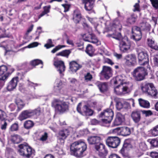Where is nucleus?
I'll list each match as a JSON object with an SVG mask.
<instances>
[{"instance_id":"nucleus-1","label":"nucleus","mask_w":158,"mask_h":158,"mask_svg":"<svg viewBox=\"0 0 158 158\" xmlns=\"http://www.w3.org/2000/svg\"><path fill=\"white\" fill-rule=\"evenodd\" d=\"M117 25L115 23L110 24L109 27H106L103 31V33L108 32L110 31L114 32L112 34H108L106 35L107 37H111L118 40H122L119 45V49L122 53L128 52V51L130 49L131 44L129 42V39L127 36L123 38L120 32L116 31V27Z\"/></svg>"},{"instance_id":"nucleus-2","label":"nucleus","mask_w":158,"mask_h":158,"mask_svg":"<svg viewBox=\"0 0 158 158\" xmlns=\"http://www.w3.org/2000/svg\"><path fill=\"white\" fill-rule=\"evenodd\" d=\"M93 135L89 136L87 141L89 145H94V148L96 152H98V158H106L108 153V150L106 148L105 146L100 142L101 138L92 133Z\"/></svg>"},{"instance_id":"nucleus-3","label":"nucleus","mask_w":158,"mask_h":158,"mask_svg":"<svg viewBox=\"0 0 158 158\" xmlns=\"http://www.w3.org/2000/svg\"><path fill=\"white\" fill-rule=\"evenodd\" d=\"M87 148L86 144L81 140L75 142L70 145V154L77 158H81L84 156L83 153Z\"/></svg>"},{"instance_id":"nucleus-4","label":"nucleus","mask_w":158,"mask_h":158,"mask_svg":"<svg viewBox=\"0 0 158 158\" xmlns=\"http://www.w3.org/2000/svg\"><path fill=\"white\" fill-rule=\"evenodd\" d=\"M69 103L68 102L60 101L55 99L52 103V106L55 109L56 114H63L68 112L69 110Z\"/></svg>"},{"instance_id":"nucleus-5","label":"nucleus","mask_w":158,"mask_h":158,"mask_svg":"<svg viewBox=\"0 0 158 158\" xmlns=\"http://www.w3.org/2000/svg\"><path fill=\"white\" fill-rule=\"evenodd\" d=\"M132 75L136 81H141L143 80L148 73L144 68L143 67H138L135 69L132 73Z\"/></svg>"},{"instance_id":"nucleus-6","label":"nucleus","mask_w":158,"mask_h":158,"mask_svg":"<svg viewBox=\"0 0 158 158\" xmlns=\"http://www.w3.org/2000/svg\"><path fill=\"white\" fill-rule=\"evenodd\" d=\"M66 85V82L59 79L56 80L54 86L53 94L54 95L58 96L60 94H63V88Z\"/></svg>"},{"instance_id":"nucleus-7","label":"nucleus","mask_w":158,"mask_h":158,"mask_svg":"<svg viewBox=\"0 0 158 158\" xmlns=\"http://www.w3.org/2000/svg\"><path fill=\"white\" fill-rule=\"evenodd\" d=\"M112 76L111 68L106 66H103L102 71L99 74L101 80H107Z\"/></svg>"},{"instance_id":"nucleus-8","label":"nucleus","mask_w":158,"mask_h":158,"mask_svg":"<svg viewBox=\"0 0 158 158\" xmlns=\"http://www.w3.org/2000/svg\"><path fill=\"white\" fill-rule=\"evenodd\" d=\"M81 102H80L77 106V110L78 113L83 115L91 116L93 115L94 111L90 108L88 105H84L81 110Z\"/></svg>"},{"instance_id":"nucleus-9","label":"nucleus","mask_w":158,"mask_h":158,"mask_svg":"<svg viewBox=\"0 0 158 158\" xmlns=\"http://www.w3.org/2000/svg\"><path fill=\"white\" fill-rule=\"evenodd\" d=\"M120 142V139L116 136H109L106 140V144L109 148H117Z\"/></svg>"},{"instance_id":"nucleus-10","label":"nucleus","mask_w":158,"mask_h":158,"mask_svg":"<svg viewBox=\"0 0 158 158\" xmlns=\"http://www.w3.org/2000/svg\"><path fill=\"white\" fill-rule=\"evenodd\" d=\"M121 78V76H118L116 77L113 80L114 85L118 84L114 88V91L116 94L119 95H122L123 94L122 90H121V91H120L119 89V87L123 84V81Z\"/></svg>"},{"instance_id":"nucleus-11","label":"nucleus","mask_w":158,"mask_h":158,"mask_svg":"<svg viewBox=\"0 0 158 158\" xmlns=\"http://www.w3.org/2000/svg\"><path fill=\"white\" fill-rule=\"evenodd\" d=\"M136 57L135 54H131L126 55L124 58L125 60L126 65L128 67H133L136 64Z\"/></svg>"},{"instance_id":"nucleus-12","label":"nucleus","mask_w":158,"mask_h":158,"mask_svg":"<svg viewBox=\"0 0 158 158\" xmlns=\"http://www.w3.org/2000/svg\"><path fill=\"white\" fill-rule=\"evenodd\" d=\"M54 65L57 71L59 72L60 78L64 76L63 72L65 69V66L64 62L62 60H56L54 61Z\"/></svg>"},{"instance_id":"nucleus-13","label":"nucleus","mask_w":158,"mask_h":158,"mask_svg":"<svg viewBox=\"0 0 158 158\" xmlns=\"http://www.w3.org/2000/svg\"><path fill=\"white\" fill-rule=\"evenodd\" d=\"M17 74L18 76L13 77L8 83L6 88L8 91H11L13 90L17 86V83L19 81V76L21 75V74L18 73Z\"/></svg>"},{"instance_id":"nucleus-14","label":"nucleus","mask_w":158,"mask_h":158,"mask_svg":"<svg viewBox=\"0 0 158 158\" xmlns=\"http://www.w3.org/2000/svg\"><path fill=\"white\" fill-rule=\"evenodd\" d=\"M138 57L139 63L143 65L148 64L149 61V56L146 51H141L138 53Z\"/></svg>"},{"instance_id":"nucleus-15","label":"nucleus","mask_w":158,"mask_h":158,"mask_svg":"<svg viewBox=\"0 0 158 158\" xmlns=\"http://www.w3.org/2000/svg\"><path fill=\"white\" fill-rule=\"evenodd\" d=\"M15 102L16 105L14 103H11L9 107L11 111H14L17 107L16 110L19 112L23 108L24 104H23L22 100L19 98L16 99Z\"/></svg>"},{"instance_id":"nucleus-16","label":"nucleus","mask_w":158,"mask_h":158,"mask_svg":"<svg viewBox=\"0 0 158 158\" xmlns=\"http://www.w3.org/2000/svg\"><path fill=\"white\" fill-rule=\"evenodd\" d=\"M32 112L31 110L28 109L23 110L19 114L18 117V119L22 121L26 119L30 118L33 116Z\"/></svg>"},{"instance_id":"nucleus-17","label":"nucleus","mask_w":158,"mask_h":158,"mask_svg":"<svg viewBox=\"0 0 158 158\" xmlns=\"http://www.w3.org/2000/svg\"><path fill=\"white\" fill-rule=\"evenodd\" d=\"M141 114L140 110H135L132 112L131 117L135 123H138L140 120Z\"/></svg>"},{"instance_id":"nucleus-18","label":"nucleus","mask_w":158,"mask_h":158,"mask_svg":"<svg viewBox=\"0 0 158 158\" xmlns=\"http://www.w3.org/2000/svg\"><path fill=\"white\" fill-rule=\"evenodd\" d=\"M96 85L98 87L100 92L102 94H105L109 89L108 84L106 82L99 81L96 83Z\"/></svg>"},{"instance_id":"nucleus-19","label":"nucleus","mask_w":158,"mask_h":158,"mask_svg":"<svg viewBox=\"0 0 158 158\" xmlns=\"http://www.w3.org/2000/svg\"><path fill=\"white\" fill-rule=\"evenodd\" d=\"M69 65V69L73 73H75L82 67L81 65L79 64L77 61L74 60L70 62Z\"/></svg>"},{"instance_id":"nucleus-20","label":"nucleus","mask_w":158,"mask_h":158,"mask_svg":"<svg viewBox=\"0 0 158 158\" xmlns=\"http://www.w3.org/2000/svg\"><path fill=\"white\" fill-rule=\"evenodd\" d=\"M73 16V19L74 23L76 24L79 23L82 19L80 11L78 9L74 10Z\"/></svg>"},{"instance_id":"nucleus-21","label":"nucleus","mask_w":158,"mask_h":158,"mask_svg":"<svg viewBox=\"0 0 158 158\" xmlns=\"http://www.w3.org/2000/svg\"><path fill=\"white\" fill-rule=\"evenodd\" d=\"M95 1V0H82V3L85 4V10L88 11L92 10Z\"/></svg>"},{"instance_id":"nucleus-22","label":"nucleus","mask_w":158,"mask_h":158,"mask_svg":"<svg viewBox=\"0 0 158 158\" xmlns=\"http://www.w3.org/2000/svg\"><path fill=\"white\" fill-rule=\"evenodd\" d=\"M123 116L122 114L120 112L117 113L113 123L112 126H118L121 124L123 123Z\"/></svg>"},{"instance_id":"nucleus-23","label":"nucleus","mask_w":158,"mask_h":158,"mask_svg":"<svg viewBox=\"0 0 158 158\" xmlns=\"http://www.w3.org/2000/svg\"><path fill=\"white\" fill-rule=\"evenodd\" d=\"M81 35L82 37L83 40L86 42H90L89 39L95 40L98 39L95 34L93 33H85L81 34Z\"/></svg>"},{"instance_id":"nucleus-24","label":"nucleus","mask_w":158,"mask_h":158,"mask_svg":"<svg viewBox=\"0 0 158 158\" xmlns=\"http://www.w3.org/2000/svg\"><path fill=\"white\" fill-rule=\"evenodd\" d=\"M30 146L28 144L24 142L23 143H21L18 145V147L19 149L18 150L20 154L23 156H24L26 152L27 151V148H28V147H30Z\"/></svg>"},{"instance_id":"nucleus-25","label":"nucleus","mask_w":158,"mask_h":158,"mask_svg":"<svg viewBox=\"0 0 158 158\" xmlns=\"http://www.w3.org/2000/svg\"><path fill=\"white\" fill-rule=\"evenodd\" d=\"M138 101L140 106L142 107L148 109L150 106V102L147 100H145L141 98L138 99Z\"/></svg>"},{"instance_id":"nucleus-26","label":"nucleus","mask_w":158,"mask_h":158,"mask_svg":"<svg viewBox=\"0 0 158 158\" xmlns=\"http://www.w3.org/2000/svg\"><path fill=\"white\" fill-rule=\"evenodd\" d=\"M153 84L152 83H146L144 85L141 86V90L143 92L148 93L150 89L153 88ZM153 88H154L153 87Z\"/></svg>"},{"instance_id":"nucleus-27","label":"nucleus","mask_w":158,"mask_h":158,"mask_svg":"<svg viewBox=\"0 0 158 158\" xmlns=\"http://www.w3.org/2000/svg\"><path fill=\"white\" fill-rule=\"evenodd\" d=\"M11 136V141L15 144H18L23 140V139L20 135L17 134L13 135Z\"/></svg>"},{"instance_id":"nucleus-28","label":"nucleus","mask_w":158,"mask_h":158,"mask_svg":"<svg viewBox=\"0 0 158 158\" xmlns=\"http://www.w3.org/2000/svg\"><path fill=\"white\" fill-rule=\"evenodd\" d=\"M28 148H27V151H26L27 153H25V155L24 156H23L25 158H29L32 155H35V151L33 149L31 146L30 147H28Z\"/></svg>"},{"instance_id":"nucleus-29","label":"nucleus","mask_w":158,"mask_h":158,"mask_svg":"<svg viewBox=\"0 0 158 158\" xmlns=\"http://www.w3.org/2000/svg\"><path fill=\"white\" fill-rule=\"evenodd\" d=\"M137 16H135L134 14H132L131 16L128 18L126 20V23L127 25L126 26H128L133 24L136 21Z\"/></svg>"},{"instance_id":"nucleus-30","label":"nucleus","mask_w":158,"mask_h":158,"mask_svg":"<svg viewBox=\"0 0 158 158\" xmlns=\"http://www.w3.org/2000/svg\"><path fill=\"white\" fill-rule=\"evenodd\" d=\"M71 52V49H65L56 54V56H61L68 58Z\"/></svg>"},{"instance_id":"nucleus-31","label":"nucleus","mask_w":158,"mask_h":158,"mask_svg":"<svg viewBox=\"0 0 158 158\" xmlns=\"http://www.w3.org/2000/svg\"><path fill=\"white\" fill-rule=\"evenodd\" d=\"M70 131L67 129H65L63 130H61L59 132V135L62 138L60 139H65L69 135Z\"/></svg>"},{"instance_id":"nucleus-32","label":"nucleus","mask_w":158,"mask_h":158,"mask_svg":"<svg viewBox=\"0 0 158 158\" xmlns=\"http://www.w3.org/2000/svg\"><path fill=\"white\" fill-rule=\"evenodd\" d=\"M85 52L89 56H92L93 55L94 49L91 44H88L86 48Z\"/></svg>"},{"instance_id":"nucleus-33","label":"nucleus","mask_w":158,"mask_h":158,"mask_svg":"<svg viewBox=\"0 0 158 158\" xmlns=\"http://www.w3.org/2000/svg\"><path fill=\"white\" fill-rule=\"evenodd\" d=\"M121 131L122 135L123 136H128L131 133V131L130 128L126 127H122Z\"/></svg>"},{"instance_id":"nucleus-34","label":"nucleus","mask_w":158,"mask_h":158,"mask_svg":"<svg viewBox=\"0 0 158 158\" xmlns=\"http://www.w3.org/2000/svg\"><path fill=\"white\" fill-rule=\"evenodd\" d=\"M41 64L42 65L40 67L41 68H43V63L42 61L40 59H35L31 61L30 62V65L31 66L35 67L36 65Z\"/></svg>"},{"instance_id":"nucleus-35","label":"nucleus","mask_w":158,"mask_h":158,"mask_svg":"<svg viewBox=\"0 0 158 158\" xmlns=\"http://www.w3.org/2000/svg\"><path fill=\"white\" fill-rule=\"evenodd\" d=\"M51 7L50 5L44 6L43 8L44 10L39 15V18H40L45 15L49 13L50 12Z\"/></svg>"},{"instance_id":"nucleus-36","label":"nucleus","mask_w":158,"mask_h":158,"mask_svg":"<svg viewBox=\"0 0 158 158\" xmlns=\"http://www.w3.org/2000/svg\"><path fill=\"white\" fill-rule=\"evenodd\" d=\"M7 65H2L0 66V76L1 77L5 74L8 70V66L10 67V65L6 64Z\"/></svg>"},{"instance_id":"nucleus-37","label":"nucleus","mask_w":158,"mask_h":158,"mask_svg":"<svg viewBox=\"0 0 158 158\" xmlns=\"http://www.w3.org/2000/svg\"><path fill=\"white\" fill-rule=\"evenodd\" d=\"M128 140V139H126L125 140L123 147L120 151V153L123 156H125L124 155L125 153V148H127L129 145H130V143L127 142Z\"/></svg>"},{"instance_id":"nucleus-38","label":"nucleus","mask_w":158,"mask_h":158,"mask_svg":"<svg viewBox=\"0 0 158 158\" xmlns=\"http://www.w3.org/2000/svg\"><path fill=\"white\" fill-rule=\"evenodd\" d=\"M105 112V117L106 118H111L113 119L114 116V112L111 109L107 108L104 110Z\"/></svg>"},{"instance_id":"nucleus-39","label":"nucleus","mask_w":158,"mask_h":158,"mask_svg":"<svg viewBox=\"0 0 158 158\" xmlns=\"http://www.w3.org/2000/svg\"><path fill=\"white\" fill-rule=\"evenodd\" d=\"M34 125V123L32 121L28 120L25 121L24 123V127L26 129H29Z\"/></svg>"},{"instance_id":"nucleus-40","label":"nucleus","mask_w":158,"mask_h":158,"mask_svg":"<svg viewBox=\"0 0 158 158\" xmlns=\"http://www.w3.org/2000/svg\"><path fill=\"white\" fill-rule=\"evenodd\" d=\"M142 37V33H135V34L131 36V38L135 40L136 42H137L140 40Z\"/></svg>"},{"instance_id":"nucleus-41","label":"nucleus","mask_w":158,"mask_h":158,"mask_svg":"<svg viewBox=\"0 0 158 158\" xmlns=\"http://www.w3.org/2000/svg\"><path fill=\"white\" fill-rule=\"evenodd\" d=\"M114 101L116 103V106L117 110H120L123 108V102L119 98H115Z\"/></svg>"},{"instance_id":"nucleus-42","label":"nucleus","mask_w":158,"mask_h":158,"mask_svg":"<svg viewBox=\"0 0 158 158\" xmlns=\"http://www.w3.org/2000/svg\"><path fill=\"white\" fill-rule=\"evenodd\" d=\"M44 46L47 49H48L54 47L55 45L53 44L52 40L51 39H49L47 40L46 43L44 44Z\"/></svg>"},{"instance_id":"nucleus-43","label":"nucleus","mask_w":158,"mask_h":158,"mask_svg":"<svg viewBox=\"0 0 158 158\" xmlns=\"http://www.w3.org/2000/svg\"><path fill=\"white\" fill-rule=\"evenodd\" d=\"M39 44V43L37 42H34L31 43L30 44L27 46L21 48L20 50L21 51H23L26 48H30L34 47H37Z\"/></svg>"},{"instance_id":"nucleus-44","label":"nucleus","mask_w":158,"mask_h":158,"mask_svg":"<svg viewBox=\"0 0 158 158\" xmlns=\"http://www.w3.org/2000/svg\"><path fill=\"white\" fill-rule=\"evenodd\" d=\"M30 66L31 65H30V63L29 64L27 62L24 63L21 65L22 68H21V69L23 68L27 72L33 69L32 67Z\"/></svg>"},{"instance_id":"nucleus-45","label":"nucleus","mask_w":158,"mask_h":158,"mask_svg":"<svg viewBox=\"0 0 158 158\" xmlns=\"http://www.w3.org/2000/svg\"><path fill=\"white\" fill-rule=\"evenodd\" d=\"M153 88L152 89H150L149 92H148V94L154 97H156L157 94L158 93L157 90L155 88V87L153 85Z\"/></svg>"},{"instance_id":"nucleus-46","label":"nucleus","mask_w":158,"mask_h":158,"mask_svg":"<svg viewBox=\"0 0 158 158\" xmlns=\"http://www.w3.org/2000/svg\"><path fill=\"white\" fill-rule=\"evenodd\" d=\"M7 116L6 113L2 110H0V121H1L6 120Z\"/></svg>"},{"instance_id":"nucleus-47","label":"nucleus","mask_w":158,"mask_h":158,"mask_svg":"<svg viewBox=\"0 0 158 158\" xmlns=\"http://www.w3.org/2000/svg\"><path fill=\"white\" fill-rule=\"evenodd\" d=\"M69 80L70 86L73 87H75L78 83L77 80L75 78H69Z\"/></svg>"},{"instance_id":"nucleus-48","label":"nucleus","mask_w":158,"mask_h":158,"mask_svg":"<svg viewBox=\"0 0 158 158\" xmlns=\"http://www.w3.org/2000/svg\"><path fill=\"white\" fill-rule=\"evenodd\" d=\"M87 128L84 129L80 130L79 131V134L80 135L83 136H85L89 134H92Z\"/></svg>"},{"instance_id":"nucleus-49","label":"nucleus","mask_w":158,"mask_h":158,"mask_svg":"<svg viewBox=\"0 0 158 158\" xmlns=\"http://www.w3.org/2000/svg\"><path fill=\"white\" fill-rule=\"evenodd\" d=\"M150 143L151 146L153 148L158 147V140L153 139L150 141Z\"/></svg>"},{"instance_id":"nucleus-50","label":"nucleus","mask_w":158,"mask_h":158,"mask_svg":"<svg viewBox=\"0 0 158 158\" xmlns=\"http://www.w3.org/2000/svg\"><path fill=\"white\" fill-rule=\"evenodd\" d=\"M31 111L33 112L32 116L34 115L39 116L41 113V108L39 107L34 110H31Z\"/></svg>"},{"instance_id":"nucleus-51","label":"nucleus","mask_w":158,"mask_h":158,"mask_svg":"<svg viewBox=\"0 0 158 158\" xmlns=\"http://www.w3.org/2000/svg\"><path fill=\"white\" fill-rule=\"evenodd\" d=\"M151 133L153 136L158 135V124L155 126L151 131Z\"/></svg>"},{"instance_id":"nucleus-52","label":"nucleus","mask_w":158,"mask_h":158,"mask_svg":"<svg viewBox=\"0 0 158 158\" xmlns=\"http://www.w3.org/2000/svg\"><path fill=\"white\" fill-rule=\"evenodd\" d=\"M141 112H142L143 114H145L146 117H148L152 115L153 114V113L151 110H140Z\"/></svg>"},{"instance_id":"nucleus-53","label":"nucleus","mask_w":158,"mask_h":158,"mask_svg":"<svg viewBox=\"0 0 158 158\" xmlns=\"http://www.w3.org/2000/svg\"><path fill=\"white\" fill-rule=\"evenodd\" d=\"M152 6L156 9H158V0H150Z\"/></svg>"},{"instance_id":"nucleus-54","label":"nucleus","mask_w":158,"mask_h":158,"mask_svg":"<svg viewBox=\"0 0 158 158\" xmlns=\"http://www.w3.org/2000/svg\"><path fill=\"white\" fill-rule=\"evenodd\" d=\"M84 78L85 80L88 81H91L93 78V77L90 73L88 72L85 75Z\"/></svg>"},{"instance_id":"nucleus-55","label":"nucleus","mask_w":158,"mask_h":158,"mask_svg":"<svg viewBox=\"0 0 158 158\" xmlns=\"http://www.w3.org/2000/svg\"><path fill=\"white\" fill-rule=\"evenodd\" d=\"M19 126L17 123H15L10 127V129L11 131H17L18 130Z\"/></svg>"},{"instance_id":"nucleus-56","label":"nucleus","mask_w":158,"mask_h":158,"mask_svg":"<svg viewBox=\"0 0 158 158\" xmlns=\"http://www.w3.org/2000/svg\"><path fill=\"white\" fill-rule=\"evenodd\" d=\"M107 119L103 118L102 119L101 121L102 123L104 124H110L113 119L111 118H107Z\"/></svg>"},{"instance_id":"nucleus-57","label":"nucleus","mask_w":158,"mask_h":158,"mask_svg":"<svg viewBox=\"0 0 158 158\" xmlns=\"http://www.w3.org/2000/svg\"><path fill=\"white\" fill-rule=\"evenodd\" d=\"M48 137V133L46 132H45L44 134L41 135L40 138V140L43 142L46 141Z\"/></svg>"},{"instance_id":"nucleus-58","label":"nucleus","mask_w":158,"mask_h":158,"mask_svg":"<svg viewBox=\"0 0 158 158\" xmlns=\"http://www.w3.org/2000/svg\"><path fill=\"white\" fill-rule=\"evenodd\" d=\"M131 106L130 103L127 102H123V108L126 110H128L130 108Z\"/></svg>"},{"instance_id":"nucleus-59","label":"nucleus","mask_w":158,"mask_h":158,"mask_svg":"<svg viewBox=\"0 0 158 158\" xmlns=\"http://www.w3.org/2000/svg\"><path fill=\"white\" fill-rule=\"evenodd\" d=\"M29 129H26L24 127L22 128V130L20 131V133L23 135H25L27 134H29Z\"/></svg>"},{"instance_id":"nucleus-60","label":"nucleus","mask_w":158,"mask_h":158,"mask_svg":"<svg viewBox=\"0 0 158 158\" xmlns=\"http://www.w3.org/2000/svg\"><path fill=\"white\" fill-rule=\"evenodd\" d=\"M123 93V94L128 93L130 92V89L128 87L124 86L121 89Z\"/></svg>"},{"instance_id":"nucleus-61","label":"nucleus","mask_w":158,"mask_h":158,"mask_svg":"<svg viewBox=\"0 0 158 158\" xmlns=\"http://www.w3.org/2000/svg\"><path fill=\"white\" fill-rule=\"evenodd\" d=\"M122 127H117L116 128L113 129L112 131V133H120L121 134Z\"/></svg>"},{"instance_id":"nucleus-62","label":"nucleus","mask_w":158,"mask_h":158,"mask_svg":"<svg viewBox=\"0 0 158 158\" xmlns=\"http://www.w3.org/2000/svg\"><path fill=\"white\" fill-rule=\"evenodd\" d=\"M153 60L155 64L158 65V53L154 56Z\"/></svg>"},{"instance_id":"nucleus-63","label":"nucleus","mask_w":158,"mask_h":158,"mask_svg":"<svg viewBox=\"0 0 158 158\" xmlns=\"http://www.w3.org/2000/svg\"><path fill=\"white\" fill-rule=\"evenodd\" d=\"M150 156L152 158H158V152H152L150 153Z\"/></svg>"},{"instance_id":"nucleus-64","label":"nucleus","mask_w":158,"mask_h":158,"mask_svg":"<svg viewBox=\"0 0 158 158\" xmlns=\"http://www.w3.org/2000/svg\"><path fill=\"white\" fill-rule=\"evenodd\" d=\"M109 158H121L118 155L114 153L111 154L109 156Z\"/></svg>"}]
</instances>
